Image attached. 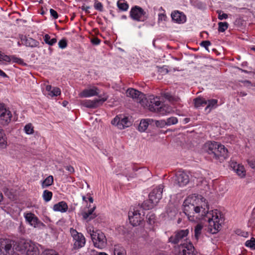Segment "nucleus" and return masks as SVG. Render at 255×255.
<instances>
[{"label": "nucleus", "mask_w": 255, "mask_h": 255, "mask_svg": "<svg viewBox=\"0 0 255 255\" xmlns=\"http://www.w3.org/2000/svg\"><path fill=\"white\" fill-rule=\"evenodd\" d=\"M204 150L210 155L213 159L222 162L228 157V150L224 145L216 141L206 142L204 145Z\"/></svg>", "instance_id": "f257e3e1"}, {"label": "nucleus", "mask_w": 255, "mask_h": 255, "mask_svg": "<svg viewBox=\"0 0 255 255\" xmlns=\"http://www.w3.org/2000/svg\"><path fill=\"white\" fill-rule=\"evenodd\" d=\"M204 202L203 204L201 206H195L193 203H191L192 199L188 197L186 199L184 203V213L188 216L189 220H194V214L201 213L202 216H205L209 212V205L206 202V199L202 198Z\"/></svg>", "instance_id": "f03ea898"}, {"label": "nucleus", "mask_w": 255, "mask_h": 255, "mask_svg": "<svg viewBox=\"0 0 255 255\" xmlns=\"http://www.w3.org/2000/svg\"><path fill=\"white\" fill-rule=\"evenodd\" d=\"M18 251L25 255H39V250L36 245L31 241L20 239L17 241Z\"/></svg>", "instance_id": "7ed1b4c3"}, {"label": "nucleus", "mask_w": 255, "mask_h": 255, "mask_svg": "<svg viewBox=\"0 0 255 255\" xmlns=\"http://www.w3.org/2000/svg\"><path fill=\"white\" fill-rule=\"evenodd\" d=\"M163 185H159L157 188L154 189L149 194V201H144L142 207L144 210H149L153 208L162 198Z\"/></svg>", "instance_id": "20e7f679"}, {"label": "nucleus", "mask_w": 255, "mask_h": 255, "mask_svg": "<svg viewBox=\"0 0 255 255\" xmlns=\"http://www.w3.org/2000/svg\"><path fill=\"white\" fill-rule=\"evenodd\" d=\"M17 242L7 239H0V255H15L14 248Z\"/></svg>", "instance_id": "39448f33"}, {"label": "nucleus", "mask_w": 255, "mask_h": 255, "mask_svg": "<svg viewBox=\"0 0 255 255\" xmlns=\"http://www.w3.org/2000/svg\"><path fill=\"white\" fill-rule=\"evenodd\" d=\"M130 16L132 19L138 21H144L147 18L146 12L141 7L137 5L131 8Z\"/></svg>", "instance_id": "423d86ee"}, {"label": "nucleus", "mask_w": 255, "mask_h": 255, "mask_svg": "<svg viewBox=\"0 0 255 255\" xmlns=\"http://www.w3.org/2000/svg\"><path fill=\"white\" fill-rule=\"evenodd\" d=\"M144 104L141 105L144 108H146L151 112H156L157 107L160 106L161 102L159 98L154 97L153 95H150L148 98L145 97Z\"/></svg>", "instance_id": "0eeeda50"}, {"label": "nucleus", "mask_w": 255, "mask_h": 255, "mask_svg": "<svg viewBox=\"0 0 255 255\" xmlns=\"http://www.w3.org/2000/svg\"><path fill=\"white\" fill-rule=\"evenodd\" d=\"M126 94L128 96L131 97L140 105L144 104L145 95L141 92L133 88H129L127 90Z\"/></svg>", "instance_id": "6e6552de"}, {"label": "nucleus", "mask_w": 255, "mask_h": 255, "mask_svg": "<svg viewBox=\"0 0 255 255\" xmlns=\"http://www.w3.org/2000/svg\"><path fill=\"white\" fill-rule=\"evenodd\" d=\"M12 115L9 110L6 109L3 104L0 103V123L6 125L11 121Z\"/></svg>", "instance_id": "1a4fd4ad"}, {"label": "nucleus", "mask_w": 255, "mask_h": 255, "mask_svg": "<svg viewBox=\"0 0 255 255\" xmlns=\"http://www.w3.org/2000/svg\"><path fill=\"white\" fill-rule=\"evenodd\" d=\"M91 238L94 246L99 249L104 248L107 244V239L105 235L102 233H98L96 235H91Z\"/></svg>", "instance_id": "9d476101"}, {"label": "nucleus", "mask_w": 255, "mask_h": 255, "mask_svg": "<svg viewBox=\"0 0 255 255\" xmlns=\"http://www.w3.org/2000/svg\"><path fill=\"white\" fill-rule=\"evenodd\" d=\"M188 229L180 230L176 231L174 235L169 238V242L173 244H177L182 239H184L189 234Z\"/></svg>", "instance_id": "9b49d317"}, {"label": "nucleus", "mask_w": 255, "mask_h": 255, "mask_svg": "<svg viewBox=\"0 0 255 255\" xmlns=\"http://www.w3.org/2000/svg\"><path fill=\"white\" fill-rule=\"evenodd\" d=\"M189 182L188 175L184 171H179L175 175L174 184L182 187L186 185Z\"/></svg>", "instance_id": "f8f14e48"}, {"label": "nucleus", "mask_w": 255, "mask_h": 255, "mask_svg": "<svg viewBox=\"0 0 255 255\" xmlns=\"http://www.w3.org/2000/svg\"><path fill=\"white\" fill-rule=\"evenodd\" d=\"M107 100V98H103L94 100H85L80 101V105L88 108H96Z\"/></svg>", "instance_id": "ddd939ff"}, {"label": "nucleus", "mask_w": 255, "mask_h": 255, "mask_svg": "<svg viewBox=\"0 0 255 255\" xmlns=\"http://www.w3.org/2000/svg\"><path fill=\"white\" fill-rule=\"evenodd\" d=\"M113 125L116 126L120 129H124L128 127L130 125V122L128 121L127 117L122 118L121 116H116L111 122Z\"/></svg>", "instance_id": "4468645a"}, {"label": "nucleus", "mask_w": 255, "mask_h": 255, "mask_svg": "<svg viewBox=\"0 0 255 255\" xmlns=\"http://www.w3.org/2000/svg\"><path fill=\"white\" fill-rule=\"evenodd\" d=\"M178 248L179 251L177 255H195L194 247L190 243L181 244Z\"/></svg>", "instance_id": "2eb2a0df"}, {"label": "nucleus", "mask_w": 255, "mask_h": 255, "mask_svg": "<svg viewBox=\"0 0 255 255\" xmlns=\"http://www.w3.org/2000/svg\"><path fill=\"white\" fill-rule=\"evenodd\" d=\"M128 219L129 223L133 226L139 225L143 220V218L141 216V213L138 210H135L133 212L129 211L128 212Z\"/></svg>", "instance_id": "dca6fc26"}, {"label": "nucleus", "mask_w": 255, "mask_h": 255, "mask_svg": "<svg viewBox=\"0 0 255 255\" xmlns=\"http://www.w3.org/2000/svg\"><path fill=\"white\" fill-rule=\"evenodd\" d=\"M208 222L210 226L213 228L211 229L212 234H215L221 230V225L219 223V219L217 212H215V215L213 214L212 218H209Z\"/></svg>", "instance_id": "f3484780"}, {"label": "nucleus", "mask_w": 255, "mask_h": 255, "mask_svg": "<svg viewBox=\"0 0 255 255\" xmlns=\"http://www.w3.org/2000/svg\"><path fill=\"white\" fill-rule=\"evenodd\" d=\"M99 90L96 87H93L91 88L86 89L81 92L79 96L81 98H87L98 95Z\"/></svg>", "instance_id": "a211bd4d"}, {"label": "nucleus", "mask_w": 255, "mask_h": 255, "mask_svg": "<svg viewBox=\"0 0 255 255\" xmlns=\"http://www.w3.org/2000/svg\"><path fill=\"white\" fill-rule=\"evenodd\" d=\"M19 38L23 42L22 44L25 45L26 46L36 47H37L39 44L38 41L29 37L20 35Z\"/></svg>", "instance_id": "6ab92c4d"}, {"label": "nucleus", "mask_w": 255, "mask_h": 255, "mask_svg": "<svg viewBox=\"0 0 255 255\" xmlns=\"http://www.w3.org/2000/svg\"><path fill=\"white\" fill-rule=\"evenodd\" d=\"M231 167L237 173L241 178L244 177L246 175V170L244 166L238 164L236 162L232 161L230 164Z\"/></svg>", "instance_id": "aec40b11"}, {"label": "nucleus", "mask_w": 255, "mask_h": 255, "mask_svg": "<svg viewBox=\"0 0 255 255\" xmlns=\"http://www.w3.org/2000/svg\"><path fill=\"white\" fill-rule=\"evenodd\" d=\"M171 16L172 20L177 23H183L186 21V16L184 13L177 10L172 12Z\"/></svg>", "instance_id": "412c9836"}, {"label": "nucleus", "mask_w": 255, "mask_h": 255, "mask_svg": "<svg viewBox=\"0 0 255 255\" xmlns=\"http://www.w3.org/2000/svg\"><path fill=\"white\" fill-rule=\"evenodd\" d=\"M74 240L75 241L73 247L74 249H78L84 246L86 240L83 234L74 238Z\"/></svg>", "instance_id": "4be33fe9"}, {"label": "nucleus", "mask_w": 255, "mask_h": 255, "mask_svg": "<svg viewBox=\"0 0 255 255\" xmlns=\"http://www.w3.org/2000/svg\"><path fill=\"white\" fill-rule=\"evenodd\" d=\"M53 210L55 211H59L62 213L65 212L68 210V205L64 201H61L53 206Z\"/></svg>", "instance_id": "5701e85b"}, {"label": "nucleus", "mask_w": 255, "mask_h": 255, "mask_svg": "<svg viewBox=\"0 0 255 255\" xmlns=\"http://www.w3.org/2000/svg\"><path fill=\"white\" fill-rule=\"evenodd\" d=\"M11 60H13L14 62L19 63L22 61L21 59L17 58L14 56H9L1 53L0 57V62L1 61H4L6 62H9Z\"/></svg>", "instance_id": "b1692460"}, {"label": "nucleus", "mask_w": 255, "mask_h": 255, "mask_svg": "<svg viewBox=\"0 0 255 255\" xmlns=\"http://www.w3.org/2000/svg\"><path fill=\"white\" fill-rule=\"evenodd\" d=\"M26 220L32 226L35 227L37 224L38 218L32 213H27L25 216Z\"/></svg>", "instance_id": "393cba45"}, {"label": "nucleus", "mask_w": 255, "mask_h": 255, "mask_svg": "<svg viewBox=\"0 0 255 255\" xmlns=\"http://www.w3.org/2000/svg\"><path fill=\"white\" fill-rule=\"evenodd\" d=\"M95 208L96 207L95 206L91 209L89 210L87 212L83 213L82 214L83 218L85 220L88 219V221L94 219L97 216L95 213H93Z\"/></svg>", "instance_id": "a878e982"}, {"label": "nucleus", "mask_w": 255, "mask_h": 255, "mask_svg": "<svg viewBox=\"0 0 255 255\" xmlns=\"http://www.w3.org/2000/svg\"><path fill=\"white\" fill-rule=\"evenodd\" d=\"M203 228V226L201 224H198L195 226L194 238L197 241L199 240L201 235Z\"/></svg>", "instance_id": "bb28decb"}, {"label": "nucleus", "mask_w": 255, "mask_h": 255, "mask_svg": "<svg viewBox=\"0 0 255 255\" xmlns=\"http://www.w3.org/2000/svg\"><path fill=\"white\" fill-rule=\"evenodd\" d=\"M172 111V109L170 107L164 105L160 107H157L156 112L160 113L161 115H166L170 113Z\"/></svg>", "instance_id": "cd10ccee"}, {"label": "nucleus", "mask_w": 255, "mask_h": 255, "mask_svg": "<svg viewBox=\"0 0 255 255\" xmlns=\"http://www.w3.org/2000/svg\"><path fill=\"white\" fill-rule=\"evenodd\" d=\"M4 132L2 129L0 128V148H4L6 146V140Z\"/></svg>", "instance_id": "c85d7f7f"}, {"label": "nucleus", "mask_w": 255, "mask_h": 255, "mask_svg": "<svg viewBox=\"0 0 255 255\" xmlns=\"http://www.w3.org/2000/svg\"><path fill=\"white\" fill-rule=\"evenodd\" d=\"M153 121L152 120H151ZM150 120H142L140 121L138 127V129L139 131L142 132L144 131L147 128L148 126L149 125V122H150Z\"/></svg>", "instance_id": "c756f323"}, {"label": "nucleus", "mask_w": 255, "mask_h": 255, "mask_svg": "<svg viewBox=\"0 0 255 255\" xmlns=\"http://www.w3.org/2000/svg\"><path fill=\"white\" fill-rule=\"evenodd\" d=\"M114 255H126L125 249L119 245L114 246Z\"/></svg>", "instance_id": "7c9ffc66"}, {"label": "nucleus", "mask_w": 255, "mask_h": 255, "mask_svg": "<svg viewBox=\"0 0 255 255\" xmlns=\"http://www.w3.org/2000/svg\"><path fill=\"white\" fill-rule=\"evenodd\" d=\"M194 106L196 108L203 107L207 104V102L202 98H197L194 100Z\"/></svg>", "instance_id": "2f4dec72"}, {"label": "nucleus", "mask_w": 255, "mask_h": 255, "mask_svg": "<svg viewBox=\"0 0 255 255\" xmlns=\"http://www.w3.org/2000/svg\"><path fill=\"white\" fill-rule=\"evenodd\" d=\"M53 177L52 175L48 176L42 183L43 188L47 187L53 184Z\"/></svg>", "instance_id": "473e14b6"}, {"label": "nucleus", "mask_w": 255, "mask_h": 255, "mask_svg": "<svg viewBox=\"0 0 255 255\" xmlns=\"http://www.w3.org/2000/svg\"><path fill=\"white\" fill-rule=\"evenodd\" d=\"M44 41L46 44L52 46L57 42V39L55 38L51 39L50 36L46 34L44 36Z\"/></svg>", "instance_id": "72a5a7b5"}, {"label": "nucleus", "mask_w": 255, "mask_h": 255, "mask_svg": "<svg viewBox=\"0 0 255 255\" xmlns=\"http://www.w3.org/2000/svg\"><path fill=\"white\" fill-rule=\"evenodd\" d=\"M52 193L47 190H45L43 193V198L45 202L49 201L52 197Z\"/></svg>", "instance_id": "f704fd0d"}, {"label": "nucleus", "mask_w": 255, "mask_h": 255, "mask_svg": "<svg viewBox=\"0 0 255 255\" xmlns=\"http://www.w3.org/2000/svg\"><path fill=\"white\" fill-rule=\"evenodd\" d=\"M117 5L119 9L124 11L127 10L128 8V4L127 2L122 1L121 0L118 1Z\"/></svg>", "instance_id": "c9c22d12"}, {"label": "nucleus", "mask_w": 255, "mask_h": 255, "mask_svg": "<svg viewBox=\"0 0 255 255\" xmlns=\"http://www.w3.org/2000/svg\"><path fill=\"white\" fill-rule=\"evenodd\" d=\"M162 96L169 102L177 101L178 99L173 96L170 93L168 92L163 93Z\"/></svg>", "instance_id": "e433bc0d"}, {"label": "nucleus", "mask_w": 255, "mask_h": 255, "mask_svg": "<svg viewBox=\"0 0 255 255\" xmlns=\"http://www.w3.org/2000/svg\"><path fill=\"white\" fill-rule=\"evenodd\" d=\"M147 222L149 225L153 224L155 222V215L153 213H149L146 215Z\"/></svg>", "instance_id": "4c0bfd02"}, {"label": "nucleus", "mask_w": 255, "mask_h": 255, "mask_svg": "<svg viewBox=\"0 0 255 255\" xmlns=\"http://www.w3.org/2000/svg\"><path fill=\"white\" fill-rule=\"evenodd\" d=\"M218 31L223 32L228 28L229 24L227 22H220L218 23Z\"/></svg>", "instance_id": "58836bf2"}, {"label": "nucleus", "mask_w": 255, "mask_h": 255, "mask_svg": "<svg viewBox=\"0 0 255 255\" xmlns=\"http://www.w3.org/2000/svg\"><path fill=\"white\" fill-rule=\"evenodd\" d=\"M207 106L206 108V110L209 109V111L211 110L212 108L214 107L215 105L217 104V100L216 99H211L207 101Z\"/></svg>", "instance_id": "ea45409f"}, {"label": "nucleus", "mask_w": 255, "mask_h": 255, "mask_svg": "<svg viewBox=\"0 0 255 255\" xmlns=\"http://www.w3.org/2000/svg\"><path fill=\"white\" fill-rule=\"evenodd\" d=\"M24 130L26 134H30L33 133V127L31 124H28L24 127Z\"/></svg>", "instance_id": "a19ab883"}, {"label": "nucleus", "mask_w": 255, "mask_h": 255, "mask_svg": "<svg viewBox=\"0 0 255 255\" xmlns=\"http://www.w3.org/2000/svg\"><path fill=\"white\" fill-rule=\"evenodd\" d=\"M61 91L59 88L57 87H53L50 93H48V95L51 96V97L57 96L58 95H60Z\"/></svg>", "instance_id": "79ce46f5"}, {"label": "nucleus", "mask_w": 255, "mask_h": 255, "mask_svg": "<svg viewBox=\"0 0 255 255\" xmlns=\"http://www.w3.org/2000/svg\"><path fill=\"white\" fill-rule=\"evenodd\" d=\"M245 245L248 247L255 250V239L252 238L250 240H248L246 242Z\"/></svg>", "instance_id": "37998d69"}, {"label": "nucleus", "mask_w": 255, "mask_h": 255, "mask_svg": "<svg viewBox=\"0 0 255 255\" xmlns=\"http://www.w3.org/2000/svg\"><path fill=\"white\" fill-rule=\"evenodd\" d=\"M178 122V120L175 117H171L168 118L166 121V126H170L172 125H175Z\"/></svg>", "instance_id": "c03bdc74"}, {"label": "nucleus", "mask_w": 255, "mask_h": 255, "mask_svg": "<svg viewBox=\"0 0 255 255\" xmlns=\"http://www.w3.org/2000/svg\"><path fill=\"white\" fill-rule=\"evenodd\" d=\"M94 7L96 9L102 11L103 10V4L101 2L98 1L97 0H94Z\"/></svg>", "instance_id": "a18cd8bd"}, {"label": "nucleus", "mask_w": 255, "mask_h": 255, "mask_svg": "<svg viewBox=\"0 0 255 255\" xmlns=\"http://www.w3.org/2000/svg\"><path fill=\"white\" fill-rule=\"evenodd\" d=\"M59 47L61 49L66 48L67 46V40L66 39L63 38L60 40L58 42Z\"/></svg>", "instance_id": "49530a36"}, {"label": "nucleus", "mask_w": 255, "mask_h": 255, "mask_svg": "<svg viewBox=\"0 0 255 255\" xmlns=\"http://www.w3.org/2000/svg\"><path fill=\"white\" fill-rule=\"evenodd\" d=\"M42 255H59V254L54 250H48L45 251Z\"/></svg>", "instance_id": "de8ad7c7"}, {"label": "nucleus", "mask_w": 255, "mask_h": 255, "mask_svg": "<svg viewBox=\"0 0 255 255\" xmlns=\"http://www.w3.org/2000/svg\"><path fill=\"white\" fill-rule=\"evenodd\" d=\"M155 124L157 127L163 128L166 126V121L164 120L155 121Z\"/></svg>", "instance_id": "09e8293b"}, {"label": "nucleus", "mask_w": 255, "mask_h": 255, "mask_svg": "<svg viewBox=\"0 0 255 255\" xmlns=\"http://www.w3.org/2000/svg\"><path fill=\"white\" fill-rule=\"evenodd\" d=\"M211 44V43L210 41L206 40L203 41L201 42L200 45L204 47L206 50L209 51L208 46Z\"/></svg>", "instance_id": "8fccbe9b"}, {"label": "nucleus", "mask_w": 255, "mask_h": 255, "mask_svg": "<svg viewBox=\"0 0 255 255\" xmlns=\"http://www.w3.org/2000/svg\"><path fill=\"white\" fill-rule=\"evenodd\" d=\"M70 233L73 239L77 238L78 236H80V235H82V234L78 233L76 230L73 228L70 229Z\"/></svg>", "instance_id": "3c124183"}, {"label": "nucleus", "mask_w": 255, "mask_h": 255, "mask_svg": "<svg viewBox=\"0 0 255 255\" xmlns=\"http://www.w3.org/2000/svg\"><path fill=\"white\" fill-rule=\"evenodd\" d=\"M218 18L220 20H223V19H227L228 18V15L226 13H222L221 14V11H218Z\"/></svg>", "instance_id": "603ef678"}, {"label": "nucleus", "mask_w": 255, "mask_h": 255, "mask_svg": "<svg viewBox=\"0 0 255 255\" xmlns=\"http://www.w3.org/2000/svg\"><path fill=\"white\" fill-rule=\"evenodd\" d=\"M50 13L51 15L54 18L57 19L58 17V14L57 12L53 9L51 8L50 9Z\"/></svg>", "instance_id": "864d4df0"}, {"label": "nucleus", "mask_w": 255, "mask_h": 255, "mask_svg": "<svg viewBox=\"0 0 255 255\" xmlns=\"http://www.w3.org/2000/svg\"><path fill=\"white\" fill-rule=\"evenodd\" d=\"M247 161H248V164L249 165V166L252 168L255 169V160H254V159L249 160V159H248L247 160Z\"/></svg>", "instance_id": "5fc2aeb1"}, {"label": "nucleus", "mask_w": 255, "mask_h": 255, "mask_svg": "<svg viewBox=\"0 0 255 255\" xmlns=\"http://www.w3.org/2000/svg\"><path fill=\"white\" fill-rule=\"evenodd\" d=\"M166 18V16L164 13H160L158 14V21H165Z\"/></svg>", "instance_id": "6e6d98bb"}, {"label": "nucleus", "mask_w": 255, "mask_h": 255, "mask_svg": "<svg viewBox=\"0 0 255 255\" xmlns=\"http://www.w3.org/2000/svg\"><path fill=\"white\" fill-rule=\"evenodd\" d=\"M100 40L98 38H94L91 39L92 43L94 45H98L100 43Z\"/></svg>", "instance_id": "4d7b16f0"}, {"label": "nucleus", "mask_w": 255, "mask_h": 255, "mask_svg": "<svg viewBox=\"0 0 255 255\" xmlns=\"http://www.w3.org/2000/svg\"><path fill=\"white\" fill-rule=\"evenodd\" d=\"M65 168L70 173H73L74 172V169L72 166H67L65 167Z\"/></svg>", "instance_id": "13d9d810"}, {"label": "nucleus", "mask_w": 255, "mask_h": 255, "mask_svg": "<svg viewBox=\"0 0 255 255\" xmlns=\"http://www.w3.org/2000/svg\"><path fill=\"white\" fill-rule=\"evenodd\" d=\"M89 8H90V7H89V6H86V7H85V6H84V5H83V6H82L81 7V9H82L83 10H85V12H86V13H90V11H89Z\"/></svg>", "instance_id": "bf43d9fd"}, {"label": "nucleus", "mask_w": 255, "mask_h": 255, "mask_svg": "<svg viewBox=\"0 0 255 255\" xmlns=\"http://www.w3.org/2000/svg\"><path fill=\"white\" fill-rule=\"evenodd\" d=\"M53 87L51 85H47L46 87V90L49 92V93H50Z\"/></svg>", "instance_id": "052dcab7"}, {"label": "nucleus", "mask_w": 255, "mask_h": 255, "mask_svg": "<svg viewBox=\"0 0 255 255\" xmlns=\"http://www.w3.org/2000/svg\"><path fill=\"white\" fill-rule=\"evenodd\" d=\"M243 83L247 84L248 86H250L251 85V82L249 80H245L241 81Z\"/></svg>", "instance_id": "680f3d73"}, {"label": "nucleus", "mask_w": 255, "mask_h": 255, "mask_svg": "<svg viewBox=\"0 0 255 255\" xmlns=\"http://www.w3.org/2000/svg\"><path fill=\"white\" fill-rule=\"evenodd\" d=\"M0 76H2L3 77H7L6 74L0 69Z\"/></svg>", "instance_id": "e2e57ef3"}, {"label": "nucleus", "mask_w": 255, "mask_h": 255, "mask_svg": "<svg viewBox=\"0 0 255 255\" xmlns=\"http://www.w3.org/2000/svg\"><path fill=\"white\" fill-rule=\"evenodd\" d=\"M238 69L240 71H242V72H245V73H251V71H247V70H244V69H241V68H238Z\"/></svg>", "instance_id": "0e129e2a"}, {"label": "nucleus", "mask_w": 255, "mask_h": 255, "mask_svg": "<svg viewBox=\"0 0 255 255\" xmlns=\"http://www.w3.org/2000/svg\"><path fill=\"white\" fill-rule=\"evenodd\" d=\"M239 95L240 96H245L247 95V94L246 93H245V92H241L240 93Z\"/></svg>", "instance_id": "69168bd1"}, {"label": "nucleus", "mask_w": 255, "mask_h": 255, "mask_svg": "<svg viewBox=\"0 0 255 255\" xmlns=\"http://www.w3.org/2000/svg\"><path fill=\"white\" fill-rule=\"evenodd\" d=\"M3 199V195L1 191H0V202L2 201Z\"/></svg>", "instance_id": "338daca9"}, {"label": "nucleus", "mask_w": 255, "mask_h": 255, "mask_svg": "<svg viewBox=\"0 0 255 255\" xmlns=\"http://www.w3.org/2000/svg\"><path fill=\"white\" fill-rule=\"evenodd\" d=\"M98 255H108L105 253H100Z\"/></svg>", "instance_id": "774afa93"}]
</instances>
